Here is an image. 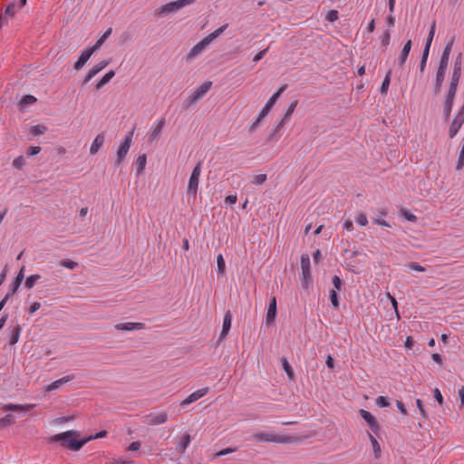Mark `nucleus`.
<instances>
[{
  "label": "nucleus",
  "instance_id": "obj_1",
  "mask_svg": "<svg viewBox=\"0 0 464 464\" xmlns=\"http://www.w3.org/2000/svg\"><path fill=\"white\" fill-rule=\"evenodd\" d=\"M74 431H66L63 433L56 434L52 437L51 440L53 442H61V445L71 450H79L85 443L86 440H76L73 438Z\"/></svg>",
  "mask_w": 464,
  "mask_h": 464
},
{
  "label": "nucleus",
  "instance_id": "obj_2",
  "mask_svg": "<svg viewBox=\"0 0 464 464\" xmlns=\"http://www.w3.org/2000/svg\"><path fill=\"white\" fill-rule=\"evenodd\" d=\"M253 440L257 442H275L280 444L293 443L296 441V438L287 435H278L268 432H256L253 435Z\"/></svg>",
  "mask_w": 464,
  "mask_h": 464
},
{
  "label": "nucleus",
  "instance_id": "obj_3",
  "mask_svg": "<svg viewBox=\"0 0 464 464\" xmlns=\"http://www.w3.org/2000/svg\"><path fill=\"white\" fill-rule=\"evenodd\" d=\"M462 54L459 53L455 59L450 86L447 92L457 93V88L461 77Z\"/></svg>",
  "mask_w": 464,
  "mask_h": 464
},
{
  "label": "nucleus",
  "instance_id": "obj_4",
  "mask_svg": "<svg viewBox=\"0 0 464 464\" xmlns=\"http://www.w3.org/2000/svg\"><path fill=\"white\" fill-rule=\"evenodd\" d=\"M134 133V129H132L124 138L122 143L119 146L117 150V160L115 165L119 166L124 160L132 141V137Z\"/></svg>",
  "mask_w": 464,
  "mask_h": 464
},
{
  "label": "nucleus",
  "instance_id": "obj_5",
  "mask_svg": "<svg viewBox=\"0 0 464 464\" xmlns=\"http://www.w3.org/2000/svg\"><path fill=\"white\" fill-rule=\"evenodd\" d=\"M201 161H198L194 167L188 184V194L193 195L194 197H196L198 188L199 176L201 173Z\"/></svg>",
  "mask_w": 464,
  "mask_h": 464
},
{
  "label": "nucleus",
  "instance_id": "obj_6",
  "mask_svg": "<svg viewBox=\"0 0 464 464\" xmlns=\"http://www.w3.org/2000/svg\"><path fill=\"white\" fill-rule=\"evenodd\" d=\"M194 2H196V0H176L173 2H169V3L162 5L161 7H160L158 9V13L160 14H169V13L178 11L179 9H180L186 5L193 4Z\"/></svg>",
  "mask_w": 464,
  "mask_h": 464
},
{
  "label": "nucleus",
  "instance_id": "obj_7",
  "mask_svg": "<svg viewBox=\"0 0 464 464\" xmlns=\"http://www.w3.org/2000/svg\"><path fill=\"white\" fill-rule=\"evenodd\" d=\"M286 88H287V84H284L277 90V92H276L270 97V99L267 101L266 105L263 107V109L259 112V118H264L269 113V111H271V109L273 108V106L275 105V103L276 102L278 98L280 97V95L286 90Z\"/></svg>",
  "mask_w": 464,
  "mask_h": 464
},
{
  "label": "nucleus",
  "instance_id": "obj_8",
  "mask_svg": "<svg viewBox=\"0 0 464 464\" xmlns=\"http://www.w3.org/2000/svg\"><path fill=\"white\" fill-rule=\"evenodd\" d=\"M168 413L166 411L151 412L144 416L143 422L148 425H160L167 422Z\"/></svg>",
  "mask_w": 464,
  "mask_h": 464
},
{
  "label": "nucleus",
  "instance_id": "obj_9",
  "mask_svg": "<svg viewBox=\"0 0 464 464\" xmlns=\"http://www.w3.org/2000/svg\"><path fill=\"white\" fill-rule=\"evenodd\" d=\"M212 82L208 81L198 86L188 97V104L191 105L201 99L211 88Z\"/></svg>",
  "mask_w": 464,
  "mask_h": 464
},
{
  "label": "nucleus",
  "instance_id": "obj_10",
  "mask_svg": "<svg viewBox=\"0 0 464 464\" xmlns=\"http://www.w3.org/2000/svg\"><path fill=\"white\" fill-rule=\"evenodd\" d=\"M360 415L366 421L371 430L377 434L379 432L380 426L374 416L370 411L365 410H360Z\"/></svg>",
  "mask_w": 464,
  "mask_h": 464
},
{
  "label": "nucleus",
  "instance_id": "obj_11",
  "mask_svg": "<svg viewBox=\"0 0 464 464\" xmlns=\"http://www.w3.org/2000/svg\"><path fill=\"white\" fill-rule=\"evenodd\" d=\"M111 63V60H102L97 64H95L92 68H91L86 74L83 84H86L89 82L96 74H98L102 70H103L107 65H109Z\"/></svg>",
  "mask_w": 464,
  "mask_h": 464
},
{
  "label": "nucleus",
  "instance_id": "obj_12",
  "mask_svg": "<svg viewBox=\"0 0 464 464\" xmlns=\"http://www.w3.org/2000/svg\"><path fill=\"white\" fill-rule=\"evenodd\" d=\"M111 63V60H102L97 64H95L92 68H91L86 74L83 84H86L89 82L96 74H98L102 70H103L107 65H109Z\"/></svg>",
  "mask_w": 464,
  "mask_h": 464
},
{
  "label": "nucleus",
  "instance_id": "obj_13",
  "mask_svg": "<svg viewBox=\"0 0 464 464\" xmlns=\"http://www.w3.org/2000/svg\"><path fill=\"white\" fill-rule=\"evenodd\" d=\"M15 4L9 3L5 7V10L3 14H0V27H3L5 24L8 23L10 18H13L15 14Z\"/></svg>",
  "mask_w": 464,
  "mask_h": 464
},
{
  "label": "nucleus",
  "instance_id": "obj_14",
  "mask_svg": "<svg viewBox=\"0 0 464 464\" xmlns=\"http://www.w3.org/2000/svg\"><path fill=\"white\" fill-rule=\"evenodd\" d=\"M95 51L90 47L85 49L80 55L79 59L74 63V69L76 71L81 70L84 64L87 63V61L91 58V56L93 54Z\"/></svg>",
  "mask_w": 464,
  "mask_h": 464
},
{
  "label": "nucleus",
  "instance_id": "obj_15",
  "mask_svg": "<svg viewBox=\"0 0 464 464\" xmlns=\"http://www.w3.org/2000/svg\"><path fill=\"white\" fill-rule=\"evenodd\" d=\"M208 392V388H202L195 391L191 394H189L185 400L182 401L181 405H188L198 399L202 398Z\"/></svg>",
  "mask_w": 464,
  "mask_h": 464
},
{
  "label": "nucleus",
  "instance_id": "obj_16",
  "mask_svg": "<svg viewBox=\"0 0 464 464\" xmlns=\"http://www.w3.org/2000/svg\"><path fill=\"white\" fill-rule=\"evenodd\" d=\"M276 316V298L273 296L269 302V305L267 308V312L266 314V324H271L275 322Z\"/></svg>",
  "mask_w": 464,
  "mask_h": 464
},
{
  "label": "nucleus",
  "instance_id": "obj_17",
  "mask_svg": "<svg viewBox=\"0 0 464 464\" xmlns=\"http://www.w3.org/2000/svg\"><path fill=\"white\" fill-rule=\"evenodd\" d=\"M446 72H447V68H444L442 66L438 67L436 78H435V83H434V93L435 94L440 93V92L441 90Z\"/></svg>",
  "mask_w": 464,
  "mask_h": 464
},
{
  "label": "nucleus",
  "instance_id": "obj_18",
  "mask_svg": "<svg viewBox=\"0 0 464 464\" xmlns=\"http://www.w3.org/2000/svg\"><path fill=\"white\" fill-rule=\"evenodd\" d=\"M455 96H456V93L447 92V94H446L444 105H443V114H444V117L446 120H448L450 116Z\"/></svg>",
  "mask_w": 464,
  "mask_h": 464
},
{
  "label": "nucleus",
  "instance_id": "obj_19",
  "mask_svg": "<svg viewBox=\"0 0 464 464\" xmlns=\"http://www.w3.org/2000/svg\"><path fill=\"white\" fill-rule=\"evenodd\" d=\"M453 43H454V38H452L450 41H449L447 43V44L445 45L444 50L441 54V57H440L439 66L448 68L449 59H450L451 50H452Z\"/></svg>",
  "mask_w": 464,
  "mask_h": 464
},
{
  "label": "nucleus",
  "instance_id": "obj_20",
  "mask_svg": "<svg viewBox=\"0 0 464 464\" xmlns=\"http://www.w3.org/2000/svg\"><path fill=\"white\" fill-rule=\"evenodd\" d=\"M411 45H412V42L411 40H408L403 47H402V50L399 55V58H398V66L399 68H403L405 63H406V60L409 56V53L411 52Z\"/></svg>",
  "mask_w": 464,
  "mask_h": 464
},
{
  "label": "nucleus",
  "instance_id": "obj_21",
  "mask_svg": "<svg viewBox=\"0 0 464 464\" xmlns=\"http://www.w3.org/2000/svg\"><path fill=\"white\" fill-rule=\"evenodd\" d=\"M301 268L304 282H307L310 277V256L308 254L301 256Z\"/></svg>",
  "mask_w": 464,
  "mask_h": 464
},
{
  "label": "nucleus",
  "instance_id": "obj_22",
  "mask_svg": "<svg viewBox=\"0 0 464 464\" xmlns=\"http://www.w3.org/2000/svg\"><path fill=\"white\" fill-rule=\"evenodd\" d=\"M115 329L120 331H135L141 330L145 328V324L143 323H121L115 324Z\"/></svg>",
  "mask_w": 464,
  "mask_h": 464
},
{
  "label": "nucleus",
  "instance_id": "obj_23",
  "mask_svg": "<svg viewBox=\"0 0 464 464\" xmlns=\"http://www.w3.org/2000/svg\"><path fill=\"white\" fill-rule=\"evenodd\" d=\"M231 322H232V314L231 312L228 310L223 318V325H222V331L219 335V339H225L231 328Z\"/></svg>",
  "mask_w": 464,
  "mask_h": 464
},
{
  "label": "nucleus",
  "instance_id": "obj_24",
  "mask_svg": "<svg viewBox=\"0 0 464 464\" xmlns=\"http://www.w3.org/2000/svg\"><path fill=\"white\" fill-rule=\"evenodd\" d=\"M387 215V209L385 208H381L376 217L372 218V223L382 227H392V225L383 218Z\"/></svg>",
  "mask_w": 464,
  "mask_h": 464
},
{
  "label": "nucleus",
  "instance_id": "obj_25",
  "mask_svg": "<svg viewBox=\"0 0 464 464\" xmlns=\"http://www.w3.org/2000/svg\"><path fill=\"white\" fill-rule=\"evenodd\" d=\"M24 268L22 267L21 270L16 275V276L14 277V281L11 284V287H10L8 293H7L11 296L13 295H14V293L17 291L18 287L20 286V285H21V283H22V281H23V279L24 277Z\"/></svg>",
  "mask_w": 464,
  "mask_h": 464
},
{
  "label": "nucleus",
  "instance_id": "obj_26",
  "mask_svg": "<svg viewBox=\"0 0 464 464\" xmlns=\"http://www.w3.org/2000/svg\"><path fill=\"white\" fill-rule=\"evenodd\" d=\"M104 140H105V137H104L103 132L98 134L91 145L90 153L92 155L96 154L99 151V150L102 148V146L103 145Z\"/></svg>",
  "mask_w": 464,
  "mask_h": 464
},
{
  "label": "nucleus",
  "instance_id": "obj_27",
  "mask_svg": "<svg viewBox=\"0 0 464 464\" xmlns=\"http://www.w3.org/2000/svg\"><path fill=\"white\" fill-rule=\"evenodd\" d=\"M191 441V436L188 433L184 434L176 446V450L183 454Z\"/></svg>",
  "mask_w": 464,
  "mask_h": 464
},
{
  "label": "nucleus",
  "instance_id": "obj_28",
  "mask_svg": "<svg viewBox=\"0 0 464 464\" xmlns=\"http://www.w3.org/2000/svg\"><path fill=\"white\" fill-rule=\"evenodd\" d=\"M206 43H207V41H204L202 39L197 44H195L191 48V50L189 51V53L188 54V58H190V59L194 58L197 55H198L199 53H201V52L208 46V44Z\"/></svg>",
  "mask_w": 464,
  "mask_h": 464
},
{
  "label": "nucleus",
  "instance_id": "obj_29",
  "mask_svg": "<svg viewBox=\"0 0 464 464\" xmlns=\"http://www.w3.org/2000/svg\"><path fill=\"white\" fill-rule=\"evenodd\" d=\"M73 379H74V375L64 376L59 380L53 382L51 384H49L46 388V391L50 392V391L58 389L62 384L66 383Z\"/></svg>",
  "mask_w": 464,
  "mask_h": 464
},
{
  "label": "nucleus",
  "instance_id": "obj_30",
  "mask_svg": "<svg viewBox=\"0 0 464 464\" xmlns=\"http://www.w3.org/2000/svg\"><path fill=\"white\" fill-rule=\"evenodd\" d=\"M463 123V121L454 118L449 129L450 139H453L457 135Z\"/></svg>",
  "mask_w": 464,
  "mask_h": 464
},
{
  "label": "nucleus",
  "instance_id": "obj_31",
  "mask_svg": "<svg viewBox=\"0 0 464 464\" xmlns=\"http://www.w3.org/2000/svg\"><path fill=\"white\" fill-rule=\"evenodd\" d=\"M34 406H35L34 404L21 405V404L8 403V404H5L3 407V409L8 410V411H30Z\"/></svg>",
  "mask_w": 464,
  "mask_h": 464
},
{
  "label": "nucleus",
  "instance_id": "obj_32",
  "mask_svg": "<svg viewBox=\"0 0 464 464\" xmlns=\"http://www.w3.org/2000/svg\"><path fill=\"white\" fill-rule=\"evenodd\" d=\"M368 437H369V440L372 443V450H373V453H374V458L375 459H379L381 457V454H382V449H381V446L378 442V440H376V438L370 432H368Z\"/></svg>",
  "mask_w": 464,
  "mask_h": 464
},
{
  "label": "nucleus",
  "instance_id": "obj_33",
  "mask_svg": "<svg viewBox=\"0 0 464 464\" xmlns=\"http://www.w3.org/2000/svg\"><path fill=\"white\" fill-rule=\"evenodd\" d=\"M22 328L19 324H16L13 329L11 330L10 336H9V343L10 344H15L18 340L21 334Z\"/></svg>",
  "mask_w": 464,
  "mask_h": 464
},
{
  "label": "nucleus",
  "instance_id": "obj_34",
  "mask_svg": "<svg viewBox=\"0 0 464 464\" xmlns=\"http://www.w3.org/2000/svg\"><path fill=\"white\" fill-rule=\"evenodd\" d=\"M146 163H147V156H146V154L139 155V157L137 158V160H136V165H137L136 172H137V175H140V174H141L143 172V170L145 169V167H146Z\"/></svg>",
  "mask_w": 464,
  "mask_h": 464
},
{
  "label": "nucleus",
  "instance_id": "obj_35",
  "mask_svg": "<svg viewBox=\"0 0 464 464\" xmlns=\"http://www.w3.org/2000/svg\"><path fill=\"white\" fill-rule=\"evenodd\" d=\"M165 125V120L164 118H161L156 124L155 128L153 129L150 136V140L152 141L154 140L155 139H157V137L159 136V134L161 132L163 127Z\"/></svg>",
  "mask_w": 464,
  "mask_h": 464
},
{
  "label": "nucleus",
  "instance_id": "obj_36",
  "mask_svg": "<svg viewBox=\"0 0 464 464\" xmlns=\"http://www.w3.org/2000/svg\"><path fill=\"white\" fill-rule=\"evenodd\" d=\"M285 124V121L281 120L276 126L273 129L272 132L268 136V141H273L277 139V136L279 135L281 130L284 128Z\"/></svg>",
  "mask_w": 464,
  "mask_h": 464
},
{
  "label": "nucleus",
  "instance_id": "obj_37",
  "mask_svg": "<svg viewBox=\"0 0 464 464\" xmlns=\"http://www.w3.org/2000/svg\"><path fill=\"white\" fill-rule=\"evenodd\" d=\"M115 75L114 71L111 70L109 71L95 85V88L97 90L103 87L105 84H107Z\"/></svg>",
  "mask_w": 464,
  "mask_h": 464
},
{
  "label": "nucleus",
  "instance_id": "obj_38",
  "mask_svg": "<svg viewBox=\"0 0 464 464\" xmlns=\"http://www.w3.org/2000/svg\"><path fill=\"white\" fill-rule=\"evenodd\" d=\"M297 104H298V101L297 100H295V101H294V102H292L290 103V105L288 106L287 110L285 111V114H284V116L282 118V120L286 122L291 118V116H292L293 112L295 111Z\"/></svg>",
  "mask_w": 464,
  "mask_h": 464
},
{
  "label": "nucleus",
  "instance_id": "obj_39",
  "mask_svg": "<svg viewBox=\"0 0 464 464\" xmlns=\"http://www.w3.org/2000/svg\"><path fill=\"white\" fill-rule=\"evenodd\" d=\"M391 74H392V70H389L388 72L386 73L385 78L381 86L380 91H381L382 94H386L388 92L390 82H391Z\"/></svg>",
  "mask_w": 464,
  "mask_h": 464
},
{
  "label": "nucleus",
  "instance_id": "obj_40",
  "mask_svg": "<svg viewBox=\"0 0 464 464\" xmlns=\"http://www.w3.org/2000/svg\"><path fill=\"white\" fill-rule=\"evenodd\" d=\"M40 277L41 276L38 274L29 276L24 282V286L27 289L33 288L35 283L40 279Z\"/></svg>",
  "mask_w": 464,
  "mask_h": 464
},
{
  "label": "nucleus",
  "instance_id": "obj_41",
  "mask_svg": "<svg viewBox=\"0 0 464 464\" xmlns=\"http://www.w3.org/2000/svg\"><path fill=\"white\" fill-rule=\"evenodd\" d=\"M47 130V127L44 125H34L30 128V134L33 136H38L44 134Z\"/></svg>",
  "mask_w": 464,
  "mask_h": 464
},
{
  "label": "nucleus",
  "instance_id": "obj_42",
  "mask_svg": "<svg viewBox=\"0 0 464 464\" xmlns=\"http://www.w3.org/2000/svg\"><path fill=\"white\" fill-rule=\"evenodd\" d=\"M111 34V28H109L104 34L96 41L93 46L92 48L96 51L98 48L101 47V45L104 43V41L109 37V35Z\"/></svg>",
  "mask_w": 464,
  "mask_h": 464
},
{
  "label": "nucleus",
  "instance_id": "obj_43",
  "mask_svg": "<svg viewBox=\"0 0 464 464\" xmlns=\"http://www.w3.org/2000/svg\"><path fill=\"white\" fill-rule=\"evenodd\" d=\"M14 422V417L11 414H7L2 418H0V428H5L7 426L12 425Z\"/></svg>",
  "mask_w": 464,
  "mask_h": 464
},
{
  "label": "nucleus",
  "instance_id": "obj_44",
  "mask_svg": "<svg viewBox=\"0 0 464 464\" xmlns=\"http://www.w3.org/2000/svg\"><path fill=\"white\" fill-rule=\"evenodd\" d=\"M218 273L223 275L226 269V263L222 254H219L217 257Z\"/></svg>",
  "mask_w": 464,
  "mask_h": 464
},
{
  "label": "nucleus",
  "instance_id": "obj_45",
  "mask_svg": "<svg viewBox=\"0 0 464 464\" xmlns=\"http://www.w3.org/2000/svg\"><path fill=\"white\" fill-rule=\"evenodd\" d=\"M391 33L390 30H385L381 36V44L383 47H387L390 44Z\"/></svg>",
  "mask_w": 464,
  "mask_h": 464
},
{
  "label": "nucleus",
  "instance_id": "obj_46",
  "mask_svg": "<svg viewBox=\"0 0 464 464\" xmlns=\"http://www.w3.org/2000/svg\"><path fill=\"white\" fill-rule=\"evenodd\" d=\"M61 266L68 269L73 270L78 266V264L71 259H63L60 262Z\"/></svg>",
  "mask_w": 464,
  "mask_h": 464
},
{
  "label": "nucleus",
  "instance_id": "obj_47",
  "mask_svg": "<svg viewBox=\"0 0 464 464\" xmlns=\"http://www.w3.org/2000/svg\"><path fill=\"white\" fill-rule=\"evenodd\" d=\"M267 177L266 174H258L256 175L253 179L251 180V183L254 185H262L266 182Z\"/></svg>",
  "mask_w": 464,
  "mask_h": 464
},
{
  "label": "nucleus",
  "instance_id": "obj_48",
  "mask_svg": "<svg viewBox=\"0 0 464 464\" xmlns=\"http://www.w3.org/2000/svg\"><path fill=\"white\" fill-rule=\"evenodd\" d=\"M435 31H436V21H433L432 24L430 26L427 40H426L427 44L431 45V43H432V40H433V37L435 34Z\"/></svg>",
  "mask_w": 464,
  "mask_h": 464
},
{
  "label": "nucleus",
  "instance_id": "obj_49",
  "mask_svg": "<svg viewBox=\"0 0 464 464\" xmlns=\"http://www.w3.org/2000/svg\"><path fill=\"white\" fill-rule=\"evenodd\" d=\"M330 300H331L333 306L335 309H338L339 308L338 296H337V293L334 289H332L330 292Z\"/></svg>",
  "mask_w": 464,
  "mask_h": 464
},
{
  "label": "nucleus",
  "instance_id": "obj_50",
  "mask_svg": "<svg viewBox=\"0 0 464 464\" xmlns=\"http://www.w3.org/2000/svg\"><path fill=\"white\" fill-rule=\"evenodd\" d=\"M25 165V160L23 156L15 158L13 161V166L18 169H21Z\"/></svg>",
  "mask_w": 464,
  "mask_h": 464
},
{
  "label": "nucleus",
  "instance_id": "obj_51",
  "mask_svg": "<svg viewBox=\"0 0 464 464\" xmlns=\"http://www.w3.org/2000/svg\"><path fill=\"white\" fill-rule=\"evenodd\" d=\"M356 222L360 226L364 227V226H366L368 224V218H367L366 215L363 212H360L357 215Z\"/></svg>",
  "mask_w": 464,
  "mask_h": 464
},
{
  "label": "nucleus",
  "instance_id": "obj_52",
  "mask_svg": "<svg viewBox=\"0 0 464 464\" xmlns=\"http://www.w3.org/2000/svg\"><path fill=\"white\" fill-rule=\"evenodd\" d=\"M376 404L381 407V408H385V407H388L390 405V402L388 401V399L384 396H379L377 399H376Z\"/></svg>",
  "mask_w": 464,
  "mask_h": 464
},
{
  "label": "nucleus",
  "instance_id": "obj_53",
  "mask_svg": "<svg viewBox=\"0 0 464 464\" xmlns=\"http://www.w3.org/2000/svg\"><path fill=\"white\" fill-rule=\"evenodd\" d=\"M283 367H284V370L285 371V372L287 373L288 377L290 379H292L294 376L293 369L290 366V364L288 363V362L286 361V359H285V358L283 359Z\"/></svg>",
  "mask_w": 464,
  "mask_h": 464
},
{
  "label": "nucleus",
  "instance_id": "obj_54",
  "mask_svg": "<svg viewBox=\"0 0 464 464\" xmlns=\"http://www.w3.org/2000/svg\"><path fill=\"white\" fill-rule=\"evenodd\" d=\"M402 216L409 221L411 222H416L417 221V217L414 215V214H411L410 213L408 210L406 209H401V210Z\"/></svg>",
  "mask_w": 464,
  "mask_h": 464
},
{
  "label": "nucleus",
  "instance_id": "obj_55",
  "mask_svg": "<svg viewBox=\"0 0 464 464\" xmlns=\"http://www.w3.org/2000/svg\"><path fill=\"white\" fill-rule=\"evenodd\" d=\"M416 405L420 412V415L424 418V419H427L428 418V415H427V412L425 411V408H424V404L422 402L421 400L418 399L416 401Z\"/></svg>",
  "mask_w": 464,
  "mask_h": 464
},
{
  "label": "nucleus",
  "instance_id": "obj_56",
  "mask_svg": "<svg viewBox=\"0 0 464 464\" xmlns=\"http://www.w3.org/2000/svg\"><path fill=\"white\" fill-rule=\"evenodd\" d=\"M408 266L411 270L418 271V272H424L426 270L424 266H420L417 262H411V263H409Z\"/></svg>",
  "mask_w": 464,
  "mask_h": 464
},
{
  "label": "nucleus",
  "instance_id": "obj_57",
  "mask_svg": "<svg viewBox=\"0 0 464 464\" xmlns=\"http://www.w3.org/2000/svg\"><path fill=\"white\" fill-rule=\"evenodd\" d=\"M35 102H36V98L33 95H24L21 100L22 104H29V103H34Z\"/></svg>",
  "mask_w": 464,
  "mask_h": 464
},
{
  "label": "nucleus",
  "instance_id": "obj_58",
  "mask_svg": "<svg viewBox=\"0 0 464 464\" xmlns=\"http://www.w3.org/2000/svg\"><path fill=\"white\" fill-rule=\"evenodd\" d=\"M326 19L329 22H334L338 19V12L336 10H331L326 15Z\"/></svg>",
  "mask_w": 464,
  "mask_h": 464
},
{
  "label": "nucleus",
  "instance_id": "obj_59",
  "mask_svg": "<svg viewBox=\"0 0 464 464\" xmlns=\"http://www.w3.org/2000/svg\"><path fill=\"white\" fill-rule=\"evenodd\" d=\"M41 150L42 149L40 146H31V147H29V149L27 150V155L28 156L37 155L41 151Z\"/></svg>",
  "mask_w": 464,
  "mask_h": 464
},
{
  "label": "nucleus",
  "instance_id": "obj_60",
  "mask_svg": "<svg viewBox=\"0 0 464 464\" xmlns=\"http://www.w3.org/2000/svg\"><path fill=\"white\" fill-rule=\"evenodd\" d=\"M235 450H236V449L227 448V449L221 450L218 452H217L215 457L218 458V457L225 456V455H227L228 453L234 452Z\"/></svg>",
  "mask_w": 464,
  "mask_h": 464
},
{
  "label": "nucleus",
  "instance_id": "obj_61",
  "mask_svg": "<svg viewBox=\"0 0 464 464\" xmlns=\"http://www.w3.org/2000/svg\"><path fill=\"white\" fill-rule=\"evenodd\" d=\"M267 51H268V48H266V49H264V50L260 51L259 53H257L254 56V58H253V62H254V63H257L258 61H260V60H261V59L266 55V53H267Z\"/></svg>",
  "mask_w": 464,
  "mask_h": 464
},
{
  "label": "nucleus",
  "instance_id": "obj_62",
  "mask_svg": "<svg viewBox=\"0 0 464 464\" xmlns=\"http://www.w3.org/2000/svg\"><path fill=\"white\" fill-rule=\"evenodd\" d=\"M237 200V195H228L225 198V203L228 204V205H234V204H236Z\"/></svg>",
  "mask_w": 464,
  "mask_h": 464
},
{
  "label": "nucleus",
  "instance_id": "obj_63",
  "mask_svg": "<svg viewBox=\"0 0 464 464\" xmlns=\"http://www.w3.org/2000/svg\"><path fill=\"white\" fill-rule=\"evenodd\" d=\"M333 284H334L335 289L340 290L342 287L343 282L338 276H334Z\"/></svg>",
  "mask_w": 464,
  "mask_h": 464
},
{
  "label": "nucleus",
  "instance_id": "obj_64",
  "mask_svg": "<svg viewBox=\"0 0 464 464\" xmlns=\"http://www.w3.org/2000/svg\"><path fill=\"white\" fill-rule=\"evenodd\" d=\"M41 307V303L40 302H34L33 303L30 307L28 308V313L29 314H34L35 313L39 308Z\"/></svg>",
  "mask_w": 464,
  "mask_h": 464
}]
</instances>
